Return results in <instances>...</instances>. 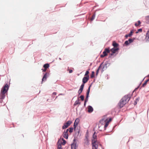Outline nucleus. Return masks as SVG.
Segmentation results:
<instances>
[{
	"label": "nucleus",
	"instance_id": "obj_37",
	"mask_svg": "<svg viewBox=\"0 0 149 149\" xmlns=\"http://www.w3.org/2000/svg\"><path fill=\"white\" fill-rule=\"evenodd\" d=\"M95 17V14H94L92 16V18L91 19V20H93L94 19Z\"/></svg>",
	"mask_w": 149,
	"mask_h": 149
},
{
	"label": "nucleus",
	"instance_id": "obj_16",
	"mask_svg": "<svg viewBox=\"0 0 149 149\" xmlns=\"http://www.w3.org/2000/svg\"><path fill=\"white\" fill-rule=\"evenodd\" d=\"M74 143L71 145V147L72 149H76V143L75 141V140H74Z\"/></svg>",
	"mask_w": 149,
	"mask_h": 149
},
{
	"label": "nucleus",
	"instance_id": "obj_35",
	"mask_svg": "<svg viewBox=\"0 0 149 149\" xmlns=\"http://www.w3.org/2000/svg\"><path fill=\"white\" fill-rule=\"evenodd\" d=\"M130 44V43H129V41L128 40L126 41L125 42V44L126 45H128Z\"/></svg>",
	"mask_w": 149,
	"mask_h": 149
},
{
	"label": "nucleus",
	"instance_id": "obj_23",
	"mask_svg": "<svg viewBox=\"0 0 149 149\" xmlns=\"http://www.w3.org/2000/svg\"><path fill=\"white\" fill-rule=\"evenodd\" d=\"M49 67V64L47 63L45 64H44L43 65V68H45V69H47Z\"/></svg>",
	"mask_w": 149,
	"mask_h": 149
},
{
	"label": "nucleus",
	"instance_id": "obj_8",
	"mask_svg": "<svg viewBox=\"0 0 149 149\" xmlns=\"http://www.w3.org/2000/svg\"><path fill=\"white\" fill-rule=\"evenodd\" d=\"M89 78V77H84L82 79L83 84L84 85L86 83L88 80Z\"/></svg>",
	"mask_w": 149,
	"mask_h": 149
},
{
	"label": "nucleus",
	"instance_id": "obj_30",
	"mask_svg": "<svg viewBox=\"0 0 149 149\" xmlns=\"http://www.w3.org/2000/svg\"><path fill=\"white\" fill-rule=\"evenodd\" d=\"M95 132L94 133V134L93 135V140H96V138L97 137V136L96 135H95Z\"/></svg>",
	"mask_w": 149,
	"mask_h": 149
},
{
	"label": "nucleus",
	"instance_id": "obj_34",
	"mask_svg": "<svg viewBox=\"0 0 149 149\" xmlns=\"http://www.w3.org/2000/svg\"><path fill=\"white\" fill-rule=\"evenodd\" d=\"M80 97L81 98V100L82 101H83L84 100V96L83 95H81L80 96Z\"/></svg>",
	"mask_w": 149,
	"mask_h": 149
},
{
	"label": "nucleus",
	"instance_id": "obj_45",
	"mask_svg": "<svg viewBox=\"0 0 149 149\" xmlns=\"http://www.w3.org/2000/svg\"><path fill=\"white\" fill-rule=\"evenodd\" d=\"M135 104H136V103H135Z\"/></svg>",
	"mask_w": 149,
	"mask_h": 149
},
{
	"label": "nucleus",
	"instance_id": "obj_43",
	"mask_svg": "<svg viewBox=\"0 0 149 149\" xmlns=\"http://www.w3.org/2000/svg\"><path fill=\"white\" fill-rule=\"evenodd\" d=\"M86 102V101H84V106H85Z\"/></svg>",
	"mask_w": 149,
	"mask_h": 149
},
{
	"label": "nucleus",
	"instance_id": "obj_33",
	"mask_svg": "<svg viewBox=\"0 0 149 149\" xmlns=\"http://www.w3.org/2000/svg\"><path fill=\"white\" fill-rule=\"evenodd\" d=\"M133 40H134L133 39H132L130 38L128 40V41H129V43H131L133 41Z\"/></svg>",
	"mask_w": 149,
	"mask_h": 149
},
{
	"label": "nucleus",
	"instance_id": "obj_31",
	"mask_svg": "<svg viewBox=\"0 0 149 149\" xmlns=\"http://www.w3.org/2000/svg\"><path fill=\"white\" fill-rule=\"evenodd\" d=\"M73 128L72 127L70 128L69 132L70 133H72L73 132Z\"/></svg>",
	"mask_w": 149,
	"mask_h": 149
},
{
	"label": "nucleus",
	"instance_id": "obj_11",
	"mask_svg": "<svg viewBox=\"0 0 149 149\" xmlns=\"http://www.w3.org/2000/svg\"><path fill=\"white\" fill-rule=\"evenodd\" d=\"M119 49V48H113L111 49H110V52H111L112 54H111V55H112L113 54L115 53L116 52L118 51Z\"/></svg>",
	"mask_w": 149,
	"mask_h": 149
},
{
	"label": "nucleus",
	"instance_id": "obj_27",
	"mask_svg": "<svg viewBox=\"0 0 149 149\" xmlns=\"http://www.w3.org/2000/svg\"><path fill=\"white\" fill-rule=\"evenodd\" d=\"M138 23H135V26H139V25L141 23V22L140 21H138Z\"/></svg>",
	"mask_w": 149,
	"mask_h": 149
},
{
	"label": "nucleus",
	"instance_id": "obj_38",
	"mask_svg": "<svg viewBox=\"0 0 149 149\" xmlns=\"http://www.w3.org/2000/svg\"><path fill=\"white\" fill-rule=\"evenodd\" d=\"M47 69H45V68H44V69H42V70L43 72H45L46 71Z\"/></svg>",
	"mask_w": 149,
	"mask_h": 149
},
{
	"label": "nucleus",
	"instance_id": "obj_3",
	"mask_svg": "<svg viewBox=\"0 0 149 149\" xmlns=\"http://www.w3.org/2000/svg\"><path fill=\"white\" fill-rule=\"evenodd\" d=\"M131 95L130 94H128L125 95L123 97L122 99V100L124 101L125 103H127L130 100L131 97Z\"/></svg>",
	"mask_w": 149,
	"mask_h": 149
},
{
	"label": "nucleus",
	"instance_id": "obj_14",
	"mask_svg": "<svg viewBox=\"0 0 149 149\" xmlns=\"http://www.w3.org/2000/svg\"><path fill=\"white\" fill-rule=\"evenodd\" d=\"M112 45L113 47V48H119V44L117 43L115 41H113L112 43Z\"/></svg>",
	"mask_w": 149,
	"mask_h": 149
},
{
	"label": "nucleus",
	"instance_id": "obj_32",
	"mask_svg": "<svg viewBox=\"0 0 149 149\" xmlns=\"http://www.w3.org/2000/svg\"><path fill=\"white\" fill-rule=\"evenodd\" d=\"M146 20L149 22V15L146 16Z\"/></svg>",
	"mask_w": 149,
	"mask_h": 149
},
{
	"label": "nucleus",
	"instance_id": "obj_19",
	"mask_svg": "<svg viewBox=\"0 0 149 149\" xmlns=\"http://www.w3.org/2000/svg\"><path fill=\"white\" fill-rule=\"evenodd\" d=\"M88 111L89 113L92 112L93 111V107L90 106H89L88 107Z\"/></svg>",
	"mask_w": 149,
	"mask_h": 149
},
{
	"label": "nucleus",
	"instance_id": "obj_6",
	"mask_svg": "<svg viewBox=\"0 0 149 149\" xmlns=\"http://www.w3.org/2000/svg\"><path fill=\"white\" fill-rule=\"evenodd\" d=\"M72 123V121L70 120L64 123L63 126L62 127V129H64L68 127Z\"/></svg>",
	"mask_w": 149,
	"mask_h": 149
},
{
	"label": "nucleus",
	"instance_id": "obj_22",
	"mask_svg": "<svg viewBox=\"0 0 149 149\" xmlns=\"http://www.w3.org/2000/svg\"><path fill=\"white\" fill-rule=\"evenodd\" d=\"M80 104V102H79V100H77L74 102V105H76L77 104Z\"/></svg>",
	"mask_w": 149,
	"mask_h": 149
},
{
	"label": "nucleus",
	"instance_id": "obj_20",
	"mask_svg": "<svg viewBox=\"0 0 149 149\" xmlns=\"http://www.w3.org/2000/svg\"><path fill=\"white\" fill-rule=\"evenodd\" d=\"M108 120H109L108 119V118L107 117V115L104 116L102 119V121L104 122L107 121Z\"/></svg>",
	"mask_w": 149,
	"mask_h": 149
},
{
	"label": "nucleus",
	"instance_id": "obj_21",
	"mask_svg": "<svg viewBox=\"0 0 149 149\" xmlns=\"http://www.w3.org/2000/svg\"><path fill=\"white\" fill-rule=\"evenodd\" d=\"M102 64H103V63H102L100 65V66L99 67L98 69L96 71V75H97V74H98V73L99 72V70L101 69V67L102 66Z\"/></svg>",
	"mask_w": 149,
	"mask_h": 149
},
{
	"label": "nucleus",
	"instance_id": "obj_42",
	"mask_svg": "<svg viewBox=\"0 0 149 149\" xmlns=\"http://www.w3.org/2000/svg\"><path fill=\"white\" fill-rule=\"evenodd\" d=\"M56 95V93L55 92H54L53 93V96L54 95Z\"/></svg>",
	"mask_w": 149,
	"mask_h": 149
},
{
	"label": "nucleus",
	"instance_id": "obj_4",
	"mask_svg": "<svg viewBox=\"0 0 149 149\" xmlns=\"http://www.w3.org/2000/svg\"><path fill=\"white\" fill-rule=\"evenodd\" d=\"M110 50L109 48H106L104 49V51L103 52V54H101L100 56L101 58H103L108 55V54L109 53Z\"/></svg>",
	"mask_w": 149,
	"mask_h": 149
},
{
	"label": "nucleus",
	"instance_id": "obj_28",
	"mask_svg": "<svg viewBox=\"0 0 149 149\" xmlns=\"http://www.w3.org/2000/svg\"><path fill=\"white\" fill-rule=\"evenodd\" d=\"M95 72L94 71L92 72L91 74V77L92 78H93L94 77Z\"/></svg>",
	"mask_w": 149,
	"mask_h": 149
},
{
	"label": "nucleus",
	"instance_id": "obj_1",
	"mask_svg": "<svg viewBox=\"0 0 149 149\" xmlns=\"http://www.w3.org/2000/svg\"><path fill=\"white\" fill-rule=\"evenodd\" d=\"M9 88V86L7 84H6L3 87L1 91L0 96L1 98H0V102L2 103L3 99L5 97V94L7 92Z\"/></svg>",
	"mask_w": 149,
	"mask_h": 149
},
{
	"label": "nucleus",
	"instance_id": "obj_39",
	"mask_svg": "<svg viewBox=\"0 0 149 149\" xmlns=\"http://www.w3.org/2000/svg\"><path fill=\"white\" fill-rule=\"evenodd\" d=\"M82 91H80L79 90L78 91V93H79V95H80V94L82 92Z\"/></svg>",
	"mask_w": 149,
	"mask_h": 149
},
{
	"label": "nucleus",
	"instance_id": "obj_5",
	"mask_svg": "<svg viewBox=\"0 0 149 149\" xmlns=\"http://www.w3.org/2000/svg\"><path fill=\"white\" fill-rule=\"evenodd\" d=\"M102 63L103 64L101 67V69H102L101 71L102 72H103L104 70H106L109 65V64L108 62H106L104 64H103V62Z\"/></svg>",
	"mask_w": 149,
	"mask_h": 149
},
{
	"label": "nucleus",
	"instance_id": "obj_12",
	"mask_svg": "<svg viewBox=\"0 0 149 149\" xmlns=\"http://www.w3.org/2000/svg\"><path fill=\"white\" fill-rule=\"evenodd\" d=\"M79 122V119H76L75 121V122L74 124V130H75L77 126L78 125Z\"/></svg>",
	"mask_w": 149,
	"mask_h": 149
},
{
	"label": "nucleus",
	"instance_id": "obj_15",
	"mask_svg": "<svg viewBox=\"0 0 149 149\" xmlns=\"http://www.w3.org/2000/svg\"><path fill=\"white\" fill-rule=\"evenodd\" d=\"M111 120V118H110L109 119V120L107 121L104 122L105 123V124L104 126L105 130L106 129V127L108 126L109 125V123Z\"/></svg>",
	"mask_w": 149,
	"mask_h": 149
},
{
	"label": "nucleus",
	"instance_id": "obj_36",
	"mask_svg": "<svg viewBox=\"0 0 149 149\" xmlns=\"http://www.w3.org/2000/svg\"><path fill=\"white\" fill-rule=\"evenodd\" d=\"M132 33L133 31H131L130 33L128 34V36H129V37H130L132 35Z\"/></svg>",
	"mask_w": 149,
	"mask_h": 149
},
{
	"label": "nucleus",
	"instance_id": "obj_2",
	"mask_svg": "<svg viewBox=\"0 0 149 149\" xmlns=\"http://www.w3.org/2000/svg\"><path fill=\"white\" fill-rule=\"evenodd\" d=\"M66 141L63 138L59 139L57 143V149H62V145H64L66 143Z\"/></svg>",
	"mask_w": 149,
	"mask_h": 149
},
{
	"label": "nucleus",
	"instance_id": "obj_26",
	"mask_svg": "<svg viewBox=\"0 0 149 149\" xmlns=\"http://www.w3.org/2000/svg\"><path fill=\"white\" fill-rule=\"evenodd\" d=\"M89 73V72L88 71H87L86 72L85 74L84 75L85 77H89L88 74Z\"/></svg>",
	"mask_w": 149,
	"mask_h": 149
},
{
	"label": "nucleus",
	"instance_id": "obj_13",
	"mask_svg": "<svg viewBox=\"0 0 149 149\" xmlns=\"http://www.w3.org/2000/svg\"><path fill=\"white\" fill-rule=\"evenodd\" d=\"M48 75L49 74L48 73H46V74H44L42 79V83L43 81H46Z\"/></svg>",
	"mask_w": 149,
	"mask_h": 149
},
{
	"label": "nucleus",
	"instance_id": "obj_25",
	"mask_svg": "<svg viewBox=\"0 0 149 149\" xmlns=\"http://www.w3.org/2000/svg\"><path fill=\"white\" fill-rule=\"evenodd\" d=\"M84 86V84H82V85L80 86V88L79 90L82 91Z\"/></svg>",
	"mask_w": 149,
	"mask_h": 149
},
{
	"label": "nucleus",
	"instance_id": "obj_7",
	"mask_svg": "<svg viewBox=\"0 0 149 149\" xmlns=\"http://www.w3.org/2000/svg\"><path fill=\"white\" fill-rule=\"evenodd\" d=\"M96 140H92V149H97L98 145L96 143Z\"/></svg>",
	"mask_w": 149,
	"mask_h": 149
},
{
	"label": "nucleus",
	"instance_id": "obj_44",
	"mask_svg": "<svg viewBox=\"0 0 149 149\" xmlns=\"http://www.w3.org/2000/svg\"><path fill=\"white\" fill-rule=\"evenodd\" d=\"M149 78V74L146 77Z\"/></svg>",
	"mask_w": 149,
	"mask_h": 149
},
{
	"label": "nucleus",
	"instance_id": "obj_9",
	"mask_svg": "<svg viewBox=\"0 0 149 149\" xmlns=\"http://www.w3.org/2000/svg\"><path fill=\"white\" fill-rule=\"evenodd\" d=\"M126 103L124 102V101L122 100V99H121L119 103V107L120 108H121L123 107Z\"/></svg>",
	"mask_w": 149,
	"mask_h": 149
},
{
	"label": "nucleus",
	"instance_id": "obj_40",
	"mask_svg": "<svg viewBox=\"0 0 149 149\" xmlns=\"http://www.w3.org/2000/svg\"><path fill=\"white\" fill-rule=\"evenodd\" d=\"M69 73H71L72 72H73V71L72 70H69Z\"/></svg>",
	"mask_w": 149,
	"mask_h": 149
},
{
	"label": "nucleus",
	"instance_id": "obj_18",
	"mask_svg": "<svg viewBox=\"0 0 149 149\" xmlns=\"http://www.w3.org/2000/svg\"><path fill=\"white\" fill-rule=\"evenodd\" d=\"M145 39L147 41H149V30L147 32Z\"/></svg>",
	"mask_w": 149,
	"mask_h": 149
},
{
	"label": "nucleus",
	"instance_id": "obj_17",
	"mask_svg": "<svg viewBox=\"0 0 149 149\" xmlns=\"http://www.w3.org/2000/svg\"><path fill=\"white\" fill-rule=\"evenodd\" d=\"M90 86H89L88 88V89L87 91V93H86V96L85 100V101H86V102L88 101V95H89V93L90 92Z\"/></svg>",
	"mask_w": 149,
	"mask_h": 149
},
{
	"label": "nucleus",
	"instance_id": "obj_24",
	"mask_svg": "<svg viewBox=\"0 0 149 149\" xmlns=\"http://www.w3.org/2000/svg\"><path fill=\"white\" fill-rule=\"evenodd\" d=\"M149 81V79H148L147 80H146L145 82H144V83L142 85V86L143 87H144L147 84V82L148 81Z\"/></svg>",
	"mask_w": 149,
	"mask_h": 149
},
{
	"label": "nucleus",
	"instance_id": "obj_46",
	"mask_svg": "<svg viewBox=\"0 0 149 149\" xmlns=\"http://www.w3.org/2000/svg\"><path fill=\"white\" fill-rule=\"evenodd\" d=\"M135 104H136V103H135Z\"/></svg>",
	"mask_w": 149,
	"mask_h": 149
},
{
	"label": "nucleus",
	"instance_id": "obj_29",
	"mask_svg": "<svg viewBox=\"0 0 149 149\" xmlns=\"http://www.w3.org/2000/svg\"><path fill=\"white\" fill-rule=\"evenodd\" d=\"M142 31V30L141 29H140L137 30V31L136 32V33H138L139 32H141Z\"/></svg>",
	"mask_w": 149,
	"mask_h": 149
},
{
	"label": "nucleus",
	"instance_id": "obj_10",
	"mask_svg": "<svg viewBox=\"0 0 149 149\" xmlns=\"http://www.w3.org/2000/svg\"><path fill=\"white\" fill-rule=\"evenodd\" d=\"M68 131L69 129H67L64 131L63 133L64 137L66 139H68Z\"/></svg>",
	"mask_w": 149,
	"mask_h": 149
},
{
	"label": "nucleus",
	"instance_id": "obj_41",
	"mask_svg": "<svg viewBox=\"0 0 149 149\" xmlns=\"http://www.w3.org/2000/svg\"><path fill=\"white\" fill-rule=\"evenodd\" d=\"M128 34H127V35H126L125 36V37H126V38H127L128 37H129V36H128Z\"/></svg>",
	"mask_w": 149,
	"mask_h": 149
}]
</instances>
